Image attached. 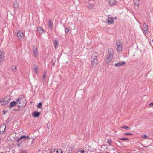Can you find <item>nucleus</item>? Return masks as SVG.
<instances>
[{"label": "nucleus", "mask_w": 153, "mask_h": 153, "mask_svg": "<svg viewBox=\"0 0 153 153\" xmlns=\"http://www.w3.org/2000/svg\"><path fill=\"white\" fill-rule=\"evenodd\" d=\"M98 56V54L97 53L94 52L92 54L91 57V65L93 67L96 66L97 63V58Z\"/></svg>", "instance_id": "obj_1"}, {"label": "nucleus", "mask_w": 153, "mask_h": 153, "mask_svg": "<svg viewBox=\"0 0 153 153\" xmlns=\"http://www.w3.org/2000/svg\"><path fill=\"white\" fill-rule=\"evenodd\" d=\"M18 104L19 102V104L18 105L19 108L25 106L26 102L25 101V98H20L16 100Z\"/></svg>", "instance_id": "obj_2"}, {"label": "nucleus", "mask_w": 153, "mask_h": 153, "mask_svg": "<svg viewBox=\"0 0 153 153\" xmlns=\"http://www.w3.org/2000/svg\"><path fill=\"white\" fill-rule=\"evenodd\" d=\"M116 45L117 46L116 50L117 52H120L122 51V42L119 40H118L116 43Z\"/></svg>", "instance_id": "obj_3"}, {"label": "nucleus", "mask_w": 153, "mask_h": 153, "mask_svg": "<svg viewBox=\"0 0 153 153\" xmlns=\"http://www.w3.org/2000/svg\"><path fill=\"white\" fill-rule=\"evenodd\" d=\"M10 97L9 96L4 97L0 100V102H5V104H7L10 100Z\"/></svg>", "instance_id": "obj_4"}, {"label": "nucleus", "mask_w": 153, "mask_h": 153, "mask_svg": "<svg viewBox=\"0 0 153 153\" xmlns=\"http://www.w3.org/2000/svg\"><path fill=\"white\" fill-rule=\"evenodd\" d=\"M142 30L144 34L147 33L148 32V25L145 23L143 24L142 27Z\"/></svg>", "instance_id": "obj_5"}, {"label": "nucleus", "mask_w": 153, "mask_h": 153, "mask_svg": "<svg viewBox=\"0 0 153 153\" xmlns=\"http://www.w3.org/2000/svg\"><path fill=\"white\" fill-rule=\"evenodd\" d=\"M107 23L109 24H112L114 23V21L112 17L108 16L106 19Z\"/></svg>", "instance_id": "obj_6"}, {"label": "nucleus", "mask_w": 153, "mask_h": 153, "mask_svg": "<svg viewBox=\"0 0 153 153\" xmlns=\"http://www.w3.org/2000/svg\"><path fill=\"white\" fill-rule=\"evenodd\" d=\"M6 128V125L5 123H3L0 126V133L2 134Z\"/></svg>", "instance_id": "obj_7"}, {"label": "nucleus", "mask_w": 153, "mask_h": 153, "mask_svg": "<svg viewBox=\"0 0 153 153\" xmlns=\"http://www.w3.org/2000/svg\"><path fill=\"white\" fill-rule=\"evenodd\" d=\"M33 52L35 57H36L38 55L37 48L36 46H33Z\"/></svg>", "instance_id": "obj_8"}, {"label": "nucleus", "mask_w": 153, "mask_h": 153, "mask_svg": "<svg viewBox=\"0 0 153 153\" xmlns=\"http://www.w3.org/2000/svg\"><path fill=\"white\" fill-rule=\"evenodd\" d=\"M125 64L124 62L123 61H119L118 63H115L114 65L116 67H120L124 65Z\"/></svg>", "instance_id": "obj_9"}, {"label": "nucleus", "mask_w": 153, "mask_h": 153, "mask_svg": "<svg viewBox=\"0 0 153 153\" xmlns=\"http://www.w3.org/2000/svg\"><path fill=\"white\" fill-rule=\"evenodd\" d=\"M18 38H23L24 37L25 34L22 30L19 31L17 34Z\"/></svg>", "instance_id": "obj_10"}, {"label": "nucleus", "mask_w": 153, "mask_h": 153, "mask_svg": "<svg viewBox=\"0 0 153 153\" xmlns=\"http://www.w3.org/2000/svg\"><path fill=\"white\" fill-rule=\"evenodd\" d=\"M113 50L112 48L109 49L108 51V54L107 55L111 56V57H113Z\"/></svg>", "instance_id": "obj_11"}, {"label": "nucleus", "mask_w": 153, "mask_h": 153, "mask_svg": "<svg viewBox=\"0 0 153 153\" xmlns=\"http://www.w3.org/2000/svg\"><path fill=\"white\" fill-rule=\"evenodd\" d=\"M18 104L17 102L16 101H13L11 102L10 103V105L8 106V107L9 109H10L13 107H14L15 106V105Z\"/></svg>", "instance_id": "obj_12"}, {"label": "nucleus", "mask_w": 153, "mask_h": 153, "mask_svg": "<svg viewBox=\"0 0 153 153\" xmlns=\"http://www.w3.org/2000/svg\"><path fill=\"white\" fill-rule=\"evenodd\" d=\"M108 2L109 5L112 6L115 4L117 2V1L116 0H108Z\"/></svg>", "instance_id": "obj_13"}, {"label": "nucleus", "mask_w": 153, "mask_h": 153, "mask_svg": "<svg viewBox=\"0 0 153 153\" xmlns=\"http://www.w3.org/2000/svg\"><path fill=\"white\" fill-rule=\"evenodd\" d=\"M40 114V112L35 111L33 112L32 115L34 117H38Z\"/></svg>", "instance_id": "obj_14"}, {"label": "nucleus", "mask_w": 153, "mask_h": 153, "mask_svg": "<svg viewBox=\"0 0 153 153\" xmlns=\"http://www.w3.org/2000/svg\"><path fill=\"white\" fill-rule=\"evenodd\" d=\"M113 57H111L110 56L107 55L106 59H105V61L107 63H108L111 62L112 59Z\"/></svg>", "instance_id": "obj_15"}, {"label": "nucleus", "mask_w": 153, "mask_h": 153, "mask_svg": "<svg viewBox=\"0 0 153 153\" xmlns=\"http://www.w3.org/2000/svg\"><path fill=\"white\" fill-rule=\"evenodd\" d=\"M48 24L49 27L51 29L53 27V25L52 22V21L51 20H49L48 21Z\"/></svg>", "instance_id": "obj_16"}, {"label": "nucleus", "mask_w": 153, "mask_h": 153, "mask_svg": "<svg viewBox=\"0 0 153 153\" xmlns=\"http://www.w3.org/2000/svg\"><path fill=\"white\" fill-rule=\"evenodd\" d=\"M37 30L39 33H43L45 32L44 30L40 27L38 28Z\"/></svg>", "instance_id": "obj_17"}, {"label": "nucleus", "mask_w": 153, "mask_h": 153, "mask_svg": "<svg viewBox=\"0 0 153 153\" xmlns=\"http://www.w3.org/2000/svg\"><path fill=\"white\" fill-rule=\"evenodd\" d=\"M29 138V137L28 136H26L25 135L22 136L20 138L18 139L17 141H19L23 139H25L26 138Z\"/></svg>", "instance_id": "obj_18"}, {"label": "nucleus", "mask_w": 153, "mask_h": 153, "mask_svg": "<svg viewBox=\"0 0 153 153\" xmlns=\"http://www.w3.org/2000/svg\"><path fill=\"white\" fill-rule=\"evenodd\" d=\"M11 69L13 71L16 72L17 70V68L15 65H13L11 67Z\"/></svg>", "instance_id": "obj_19"}, {"label": "nucleus", "mask_w": 153, "mask_h": 153, "mask_svg": "<svg viewBox=\"0 0 153 153\" xmlns=\"http://www.w3.org/2000/svg\"><path fill=\"white\" fill-rule=\"evenodd\" d=\"M134 5L138 6L139 5V0H134Z\"/></svg>", "instance_id": "obj_20"}, {"label": "nucleus", "mask_w": 153, "mask_h": 153, "mask_svg": "<svg viewBox=\"0 0 153 153\" xmlns=\"http://www.w3.org/2000/svg\"><path fill=\"white\" fill-rule=\"evenodd\" d=\"M38 66L36 65H34V67L33 68V69L35 72L36 73H37L38 72Z\"/></svg>", "instance_id": "obj_21"}, {"label": "nucleus", "mask_w": 153, "mask_h": 153, "mask_svg": "<svg viewBox=\"0 0 153 153\" xmlns=\"http://www.w3.org/2000/svg\"><path fill=\"white\" fill-rule=\"evenodd\" d=\"M58 41L56 40H54V46L55 49H56L57 48L58 46Z\"/></svg>", "instance_id": "obj_22"}, {"label": "nucleus", "mask_w": 153, "mask_h": 153, "mask_svg": "<svg viewBox=\"0 0 153 153\" xmlns=\"http://www.w3.org/2000/svg\"><path fill=\"white\" fill-rule=\"evenodd\" d=\"M55 152H56V153H59L58 150L56 149H54L53 151H52V149H50L49 150V153H54Z\"/></svg>", "instance_id": "obj_23"}, {"label": "nucleus", "mask_w": 153, "mask_h": 153, "mask_svg": "<svg viewBox=\"0 0 153 153\" xmlns=\"http://www.w3.org/2000/svg\"><path fill=\"white\" fill-rule=\"evenodd\" d=\"M121 128H124L128 130H129L131 129L130 127H129L128 126L126 125H124L122 126V127H121Z\"/></svg>", "instance_id": "obj_24"}, {"label": "nucleus", "mask_w": 153, "mask_h": 153, "mask_svg": "<svg viewBox=\"0 0 153 153\" xmlns=\"http://www.w3.org/2000/svg\"><path fill=\"white\" fill-rule=\"evenodd\" d=\"M87 151H85L83 150H80L78 151V152L76 153H87Z\"/></svg>", "instance_id": "obj_25"}, {"label": "nucleus", "mask_w": 153, "mask_h": 153, "mask_svg": "<svg viewBox=\"0 0 153 153\" xmlns=\"http://www.w3.org/2000/svg\"><path fill=\"white\" fill-rule=\"evenodd\" d=\"M16 3H14L13 4V7L15 8H18L19 7V4L17 3V2L16 1Z\"/></svg>", "instance_id": "obj_26"}, {"label": "nucleus", "mask_w": 153, "mask_h": 153, "mask_svg": "<svg viewBox=\"0 0 153 153\" xmlns=\"http://www.w3.org/2000/svg\"><path fill=\"white\" fill-rule=\"evenodd\" d=\"M42 106V104L41 102H39L37 105V107L39 108H41Z\"/></svg>", "instance_id": "obj_27"}, {"label": "nucleus", "mask_w": 153, "mask_h": 153, "mask_svg": "<svg viewBox=\"0 0 153 153\" xmlns=\"http://www.w3.org/2000/svg\"><path fill=\"white\" fill-rule=\"evenodd\" d=\"M119 140H127L128 141L129 139L127 138H119Z\"/></svg>", "instance_id": "obj_28"}, {"label": "nucleus", "mask_w": 153, "mask_h": 153, "mask_svg": "<svg viewBox=\"0 0 153 153\" xmlns=\"http://www.w3.org/2000/svg\"><path fill=\"white\" fill-rule=\"evenodd\" d=\"M124 134L125 135H133V134L131 133H125Z\"/></svg>", "instance_id": "obj_29"}, {"label": "nucleus", "mask_w": 153, "mask_h": 153, "mask_svg": "<svg viewBox=\"0 0 153 153\" xmlns=\"http://www.w3.org/2000/svg\"><path fill=\"white\" fill-rule=\"evenodd\" d=\"M112 141L111 139H108V143L109 145H111L112 143Z\"/></svg>", "instance_id": "obj_30"}, {"label": "nucleus", "mask_w": 153, "mask_h": 153, "mask_svg": "<svg viewBox=\"0 0 153 153\" xmlns=\"http://www.w3.org/2000/svg\"><path fill=\"white\" fill-rule=\"evenodd\" d=\"M43 79L44 81H45L46 78V75H45V74H44L43 77Z\"/></svg>", "instance_id": "obj_31"}, {"label": "nucleus", "mask_w": 153, "mask_h": 153, "mask_svg": "<svg viewBox=\"0 0 153 153\" xmlns=\"http://www.w3.org/2000/svg\"><path fill=\"white\" fill-rule=\"evenodd\" d=\"M142 137L146 139L148 138H147V136L145 134L143 135Z\"/></svg>", "instance_id": "obj_32"}, {"label": "nucleus", "mask_w": 153, "mask_h": 153, "mask_svg": "<svg viewBox=\"0 0 153 153\" xmlns=\"http://www.w3.org/2000/svg\"><path fill=\"white\" fill-rule=\"evenodd\" d=\"M70 30L69 28H66L65 29V33H68Z\"/></svg>", "instance_id": "obj_33"}, {"label": "nucleus", "mask_w": 153, "mask_h": 153, "mask_svg": "<svg viewBox=\"0 0 153 153\" xmlns=\"http://www.w3.org/2000/svg\"><path fill=\"white\" fill-rule=\"evenodd\" d=\"M0 102L1 104V105L2 106H4V105L7 104H5V102Z\"/></svg>", "instance_id": "obj_34"}, {"label": "nucleus", "mask_w": 153, "mask_h": 153, "mask_svg": "<svg viewBox=\"0 0 153 153\" xmlns=\"http://www.w3.org/2000/svg\"><path fill=\"white\" fill-rule=\"evenodd\" d=\"M149 105L151 106V105H153V103H151L149 104Z\"/></svg>", "instance_id": "obj_35"}, {"label": "nucleus", "mask_w": 153, "mask_h": 153, "mask_svg": "<svg viewBox=\"0 0 153 153\" xmlns=\"http://www.w3.org/2000/svg\"><path fill=\"white\" fill-rule=\"evenodd\" d=\"M46 71H45L44 72V74H45V75H46Z\"/></svg>", "instance_id": "obj_36"}, {"label": "nucleus", "mask_w": 153, "mask_h": 153, "mask_svg": "<svg viewBox=\"0 0 153 153\" xmlns=\"http://www.w3.org/2000/svg\"><path fill=\"white\" fill-rule=\"evenodd\" d=\"M3 114H5V112L4 111H3Z\"/></svg>", "instance_id": "obj_37"}, {"label": "nucleus", "mask_w": 153, "mask_h": 153, "mask_svg": "<svg viewBox=\"0 0 153 153\" xmlns=\"http://www.w3.org/2000/svg\"><path fill=\"white\" fill-rule=\"evenodd\" d=\"M19 109H14L13 110V111H17Z\"/></svg>", "instance_id": "obj_38"}, {"label": "nucleus", "mask_w": 153, "mask_h": 153, "mask_svg": "<svg viewBox=\"0 0 153 153\" xmlns=\"http://www.w3.org/2000/svg\"><path fill=\"white\" fill-rule=\"evenodd\" d=\"M20 153H26V152H20Z\"/></svg>", "instance_id": "obj_39"}, {"label": "nucleus", "mask_w": 153, "mask_h": 153, "mask_svg": "<svg viewBox=\"0 0 153 153\" xmlns=\"http://www.w3.org/2000/svg\"><path fill=\"white\" fill-rule=\"evenodd\" d=\"M48 124H47V127L48 128H49V127H48Z\"/></svg>", "instance_id": "obj_40"}, {"label": "nucleus", "mask_w": 153, "mask_h": 153, "mask_svg": "<svg viewBox=\"0 0 153 153\" xmlns=\"http://www.w3.org/2000/svg\"><path fill=\"white\" fill-rule=\"evenodd\" d=\"M55 62H54V63H53V65H54Z\"/></svg>", "instance_id": "obj_41"}, {"label": "nucleus", "mask_w": 153, "mask_h": 153, "mask_svg": "<svg viewBox=\"0 0 153 153\" xmlns=\"http://www.w3.org/2000/svg\"><path fill=\"white\" fill-rule=\"evenodd\" d=\"M52 62H54L53 59H52Z\"/></svg>", "instance_id": "obj_42"}, {"label": "nucleus", "mask_w": 153, "mask_h": 153, "mask_svg": "<svg viewBox=\"0 0 153 153\" xmlns=\"http://www.w3.org/2000/svg\"><path fill=\"white\" fill-rule=\"evenodd\" d=\"M152 134L153 135V132H152Z\"/></svg>", "instance_id": "obj_43"}]
</instances>
